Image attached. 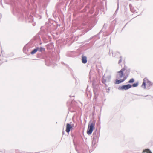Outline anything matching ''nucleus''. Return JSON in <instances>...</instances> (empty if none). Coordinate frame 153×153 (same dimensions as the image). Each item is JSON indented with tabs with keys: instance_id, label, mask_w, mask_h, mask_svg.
I'll return each mask as SVG.
<instances>
[{
	"instance_id": "f257e3e1",
	"label": "nucleus",
	"mask_w": 153,
	"mask_h": 153,
	"mask_svg": "<svg viewBox=\"0 0 153 153\" xmlns=\"http://www.w3.org/2000/svg\"><path fill=\"white\" fill-rule=\"evenodd\" d=\"M130 72V68L125 65L123 68L117 72L116 77L117 79H120L123 77L126 79L129 76Z\"/></svg>"
},
{
	"instance_id": "f03ea898",
	"label": "nucleus",
	"mask_w": 153,
	"mask_h": 153,
	"mask_svg": "<svg viewBox=\"0 0 153 153\" xmlns=\"http://www.w3.org/2000/svg\"><path fill=\"white\" fill-rule=\"evenodd\" d=\"M36 57L40 59H45V64L48 66L51 65L53 63L52 60L51 58L47 57L45 52L38 53Z\"/></svg>"
},
{
	"instance_id": "7ed1b4c3",
	"label": "nucleus",
	"mask_w": 153,
	"mask_h": 153,
	"mask_svg": "<svg viewBox=\"0 0 153 153\" xmlns=\"http://www.w3.org/2000/svg\"><path fill=\"white\" fill-rule=\"evenodd\" d=\"M13 12L14 15L17 16L21 19H23L24 17L22 10L18 7H15L13 9Z\"/></svg>"
},
{
	"instance_id": "20e7f679",
	"label": "nucleus",
	"mask_w": 153,
	"mask_h": 153,
	"mask_svg": "<svg viewBox=\"0 0 153 153\" xmlns=\"http://www.w3.org/2000/svg\"><path fill=\"white\" fill-rule=\"evenodd\" d=\"M94 126L95 123L92 122L90 124H89L87 131V133L88 135H91L92 134Z\"/></svg>"
},
{
	"instance_id": "39448f33",
	"label": "nucleus",
	"mask_w": 153,
	"mask_h": 153,
	"mask_svg": "<svg viewBox=\"0 0 153 153\" xmlns=\"http://www.w3.org/2000/svg\"><path fill=\"white\" fill-rule=\"evenodd\" d=\"M131 87V85L128 84L125 85H123L118 87V89L120 90H126L129 89Z\"/></svg>"
},
{
	"instance_id": "423d86ee",
	"label": "nucleus",
	"mask_w": 153,
	"mask_h": 153,
	"mask_svg": "<svg viewBox=\"0 0 153 153\" xmlns=\"http://www.w3.org/2000/svg\"><path fill=\"white\" fill-rule=\"evenodd\" d=\"M73 128L71 124L68 123L66 124V131L67 132L69 133L71 130H72Z\"/></svg>"
},
{
	"instance_id": "0eeeda50",
	"label": "nucleus",
	"mask_w": 153,
	"mask_h": 153,
	"mask_svg": "<svg viewBox=\"0 0 153 153\" xmlns=\"http://www.w3.org/2000/svg\"><path fill=\"white\" fill-rule=\"evenodd\" d=\"M93 86L94 94L96 95V94L97 93V91L98 89L99 85L97 84L95 85L94 84H93Z\"/></svg>"
},
{
	"instance_id": "6e6552de",
	"label": "nucleus",
	"mask_w": 153,
	"mask_h": 153,
	"mask_svg": "<svg viewBox=\"0 0 153 153\" xmlns=\"http://www.w3.org/2000/svg\"><path fill=\"white\" fill-rule=\"evenodd\" d=\"M88 24L87 22H84L82 23L81 27L80 28V29H82L86 28H88Z\"/></svg>"
},
{
	"instance_id": "1a4fd4ad",
	"label": "nucleus",
	"mask_w": 153,
	"mask_h": 153,
	"mask_svg": "<svg viewBox=\"0 0 153 153\" xmlns=\"http://www.w3.org/2000/svg\"><path fill=\"white\" fill-rule=\"evenodd\" d=\"M147 80H148V79L146 78H145L143 79V82L141 87L142 88H143L144 89H146V83Z\"/></svg>"
},
{
	"instance_id": "9d476101",
	"label": "nucleus",
	"mask_w": 153,
	"mask_h": 153,
	"mask_svg": "<svg viewBox=\"0 0 153 153\" xmlns=\"http://www.w3.org/2000/svg\"><path fill=\"white\" fill-rule=\"evenodd\" d=\"M126 79L124 78V77L123 79H120L119 80H118L117 79L115 81V83L116 84H119L123 82H124Z\"/></svg>"
},
{
	"instance_id": "9b49d317",
	"label": "nucleus",
	"mask_w": 153,
	"mask_h": 153,
	"mask_svg": "<svg viewBox=\"0 0 153 153\" xmlns=\"http://www.w3.org/2000/svg\"><path fill=\"white\" fill-rule=\"evenodd\" d=\"M87 57L83 55L82 56V62L83 64H85L87 62Z\"/></svg>"
},
{
	"instance_id": "f8f14e48",
	"label": "nucleus",
	"mask_w": 153,
	"mask_h": 153,
	"mask_svg": "<svg viewBox=\"0 0 153 153\" xmlns=\"http://www.w3.org/2000/svg\"><path fill=\"white\" fill-rule=\"evenodd\" d=\"M37 48L38 49L37 51L39 52V53L45 52V49L41 47H37Z\"/></svg>"
},
{
	"instance_id": "ddd939ff",
	"label": "nucleus",
	"mask_w": 153,
	"mask_h": 153,
	"mask_svg": "<svg viewBox=\"0 0 153 153\" xmlns=\"http://www.w3.org/2000/svg\"><path fill=\"white\" fill-rule=\"evenodd\" d=\"M152 83L148 79V80L147 81V89H149V87L152 86Z\"/></svg>"
},
{
	"instance_id": "4468645a",
	"label": "nucleus",
	"mask_w": 153,
	"mask_h": 153,
	"mask_svg": "<svg viewBox=\"0 0 153 153\" xmlns=\"http://www.w3.org/2000/svg\"><path fill=\"white\" fill-rule=\"evenodd\" d=\"M129 6L131 10V11L133 13H135L136 10L134 9V7H133L132 5L131 4H129Z\"/></svg>"
},
{
	"instance_id": "2eb2a0df",
	"label": "nucleus",
	"mask_w": 153,
	"mask_h": 153,
	"mask_svg": "<svg viewBox=\"0 0 153 153\" xmlns=\"http://www.w3.org/2000/svg\"><path fill=\"white\" fill-rule=\"evenodd\" d=\"M107 27V25H106L105 24H104L103 25V27L102 28L101 30L100 31V32L98 33V34H99L100 33H101L102 32H103L104 30H105V28H106V27Z\"/></svg>"
},
{
	"instance_id": "dca6fc26",
	"label": "nucleus",
	"mask_w": 153,
	"mask_h": 153,
	"mask_svg": "<svg viewBox=\"0 0 153 153\" xmlns=\"http://www.w3.org/2000/svg\"><path fill=\"white\" fill-rule=\"evenodd\" d=\"M93 136H99V134L98 131H97V129L94 131L93 133Z\"/></svg>"
},
{
	"instance_id": "f3484780",
	"label": "nucleus",
	"mask_w": 153,
	"mask_h": 153,
	"mask_svg": "<svg viewBox=\"0 0 153 153\" xmlns=\"http://www.w3.org/2000/svg\"><path fill=\"white\" fill-rule=\"evenodd\" d=\"M38 49H37L36 47V48L34 49L32 51L30 52V54L32 55L34 54L37 51V50H38Z\"/></svg>"
},
{
	"instance_id": "a211bd4d",
	"label": "nucleus",
	"mask_w": 153,
	"mask_h": 153,
	"mask_svg": "<svg viewBox=\"0 0 153 153\" xmlns=\"http://www.w3.org/2000/svg\"><path fill=\"white\" fill-rule=\"evenodd\" d=\"M139 84V83L138 82H137L135 83H134L132 85H131V87H137L138 85Z\"/></svg>"
},
{
	"instance_id": "6ab92c4d",
	"label": "nucleus",
	"mask_w": 153,
	"mask_h": 153,
	"mask_svg": "<svg viewBox=\"0 0 153 153\" xmlns=\"http://www.w3.org/2000/svg\"><path fill=\"white\" fill-rule=\"evenodd\" d=\"M105 78L107 82H109L111 79V76L110 75H108L105 77Z\"/></svg>"
},
{
	"instance_id": "aec40b11",
	"label": "nucleus",
	"mask_w": 153,
	"mask_h": 153,
	"mask_svg": "<svg viewBox=\"0 0 153 153\" xmlns=\"http://www.w3.org/2000/svg\"><path fill=\"white\" fill-rule=\"evenodd\" d=\"M104 77L105 75H104L102 78V82L104 84H105L106 82V81H107L106 79L104 78Z\"/></svg>"
},
{
	"instance_id": "412c9836",
	"label": "nucleus",
	"mask_w": 153,
	"mask_h": 153,
	"mask_svg": "<svg viewBox=\"0 0 153 153\" xmlns=\"http://www.w3.org/2000/svg\"><path fill=\"white\" fill-rule=\"evenodd\" d=\"M134 82V78H131L128 81V82L129 83H133Z\"/></svg>"
},
{
	"instance_id": "4be33fe9",
	"label": "nucleus",
	"mask_w": 153,
	"mask_h": 153,
	"mask_svg": "<svg viewBox=\"0 0 153 153\" xmlns=\"http://www.w3.org/2000/svg\"><path fill=\"white\" fill-rule=\"evenodd\" d=\"M97 142V141H92V145L93 147H95V145L96 144V143Z\"/></svg>"
},
{
	"instance_id": "5701e85b",
	"label": "nucleus",
	"mask_w": 153,
	"mask_h": 153,
	"mask_svg": "<svg viewBox=\"0 0 153 153\" xmlns=\"http://www.w3.org/2000/svg\"><path fill=\"white\" fill-rule=\"evenodd\" d=\"M99 136H93L92 140L97 141V139L98 138Z\"/></svg>"
},
{
	"instance_id": "b1692460",
	"label": "nucleus",
	"mask_w": 153,
	"mask_h": 153,
	"mask_svg": "<svg viewBox=\"0 0 153 153\" xmlns=\"http://www.w3.org/2000/svg\"><path fill=\"white\" fill-rule=\"evenodd\" d=\"M112 54V56L113 57H115V55L114 54V53H113L112 52H110V51H109V55L111 56Z\"/></svg>"
},
{
	"instance_id": "393cba45",
	"label": "nucleus",
	"mask_w": 153,
	"mask_h": 153,
	"mask_svg": "<svg viewBox=\"0 0 153 153\" xmlns=\"http://www.w3.org/2000/svg\"><path fill=\"white\" fill-rule=\"evenodd\" d=\"M89 8V7L88 6H86L83 9V11L84 12H85L87 11V9L88 8Z\"/></svg>"
},
{
	"instance_id": "a878e982",
	"label": "nucleus",
	"mask_w": 153,
	"mask_h": 153,
	"mask_svg": "<svg viewBox=\"0 0 153 153\" xmlns=\"http://www.w3.org/2000/svg\"><path fill=\"white\" fill-rule=\"evenodd\" d=\"M29 18H30V19L31 20H29V22H30L31 21H33V17L32 16H31V15H30L29 16Z\"/></svg>"
},
{
	"instance_id": "bb28decb",
	"label": "nucleus",
	"mask_w": 153,
	"mask_h": 153,
	"mask_svg": "<svg viewBox=\"0 0 153 153\" xmlns=\"http://www.w3.org/2000/svg\"><path fill=\"white\" fill-rule=\"evenodd\" d=\"M147 151L146 152H147V153H152L150 150L149 149H146Z\"/></svg>"
},
{
	"instance_id": "cd10ccee",
	"label": "nucleus",
	"mask_w": 153,
	"mask_h": 153,
	"mask_svg": "<svg viewBox=\"0 0 153 153\" xmlns=\"http://www.w3.org/2000/svg\"><path fill=\"white\" fill-rule=\"evenodd\" d=\"M120 59L119 60V61H118L119 64L122 61V57L121 56H120Z\"/></svg>"
},
{
	"instance_id": "c85d7f7f",
	"label": "nucleus",
	"mask_w": 153,
	"mask_h": 153,
	"mask_svg": "<svg viewBox=\"0 0 153 153\" xmlns=\"http://www.w3.org/2000/svg\"><path fill=\"white\" fill-rule=\"evenodd\" d=\"M117 6H118V7L115 11V13L117 12V11L118 10V9H119V4L118 3V4H117Z\"/></svg>"
},
{
	"instance_id": "c756f323",
	"label": "nucleus",
	"mask_w": 153,
	"mask_h": 153,
	"mask_svg": "<svg viewBox=\"0 0 153 153\" xmlns=\"http://www.w3.org/2000/svg\"><path fill=\"white\" fill-rule=\"evenodd\" d=\"M93 38V37L90 38L87 41V42H88L89 41L91 40L92 38Z\"/></svg>"
},
{
	"instance_id": "7c9ffc66",
	"label": "nucleus",
	"mask_w": 153,
	"mask_h": 153,
	"mask_svg": "<svg viewBox=\"0 0 153 153\" xmlns=\"http://www.w3.org/2000/svg\"><path fill=\"white\" fill-rule=\"evenodd\" d=\"M116 53L117 54V55H118V54H120V53L118 51H117L116 52Z\"/></svg>"
},
{
	"instance_id": "2f4dec72",
	"label": "nucleus",
	"mask_w": 153,
	"mask_h": 153,
	"mask_svg": "<svg viewBox=\"0 0 153 153\" xmlns=\"http://www.w3.org/2000/svg\"><path fill=\"white\" fill-rule=\"evenodd\" d=\"M71 125V126H72V127L73 128V127H74V124H72Z\"/></svg>"
},
{
	"instance_id": "473e14b6",
	"label": "nucleus",
	"mask_w": 153,
	"mask_h": 153,
	"mask_svg": "<svg viewBox=\"0 0 153 153\" xmlns=\"http://www.w3.org/2000/svg\"><path fill=\"white\" fill-rule=\"evenodd\" d=\"M69 111H71V112H73V111H73L71 110H70V109H71L70 108H69Z\"/></svg>"
},
{
	"instance_id": "72a5a7b5",
	"label": "nucleus",
	"mask_w": 153,
	"mask_h": 153,
	"mask_svg": "<svg viewBox=\"0 0 153 153\" xmlns=\"http://www.w3.org/2000/svg\"><path fill=\"white\" fill-rule=\"evenodd\" d=\"M151 96L150 95H146V96H144L145 97H148V96Z\"/></svg>"
},
{
	"instance_id": "f704fd0d",
	"label": "nucleus",
	"mask_w": 153,
	"mask_h": 153,
	"mask_svg": "<svg viewBox=\"0 0 153 153\" xmlns=\"http://www.w3.org/2000/svg\"><path fill=\"white\" fill-rule=\"evenodd\" d=\"M74 97V96H70V97Z\"/></svg>"
},
{
	"instance_id": "c9c22d12",
	"label": "nucleus",
	"mask_w": 153,
	"mask_h": 153,
	"mask_svg": "<svg viewBox=\"0 0 153 153\" xmlns=\"http://www.w3.org/2000/svg\"><path fill=\"white\" fill-rule=\"evenodd\" d=\"M150 99L149 98H148L146 99V100H150Z\"/></svg>"
},
{
	"instance_id": "e433bc0d",
	"label": "nucleus",
	"mask_w": 153,
	"mask_h": 153,
	"mask_svg": "<svg viewBox=\"0 0 153 153\" xmlns=\"http://www.w3.org/2000/svg\"><path fill=\"white\" fill-rule=\"evenodd\" d=\"M62 134H64V131H63Z\"/></svg>"
},
{
	"instance_id": "4c0bfd02",
	"label": "nucleus",
	"mask_w": 153,
	"mask_h": 153,
	"mask_svg": "<svg viewBox=\"0 0 153 153\" xmlns=\"http://www.w3.org/2000/svg\"><path fill=\"white\" fill-rule=\"evenodd\" d=\"M91 28H89L88 29V31L90 30H91Z\"/></svg>"
},
{
	"instance_id": "58836bf2",
	"label": "nucleus",
	"mask_w": 153,
	"mask_h": 153,
	"mask_svg": "<svg viewBox=\"0 0 153 153\" xmlns=\"http://www.w3.org/2000/svg\"><path fill=\"white\" fill-rule=\"evenodd\" d=\"M62 64H64V63H63V62H62Z\"/></svg>"
},
{
	"instance_id": "ea45409f",
	"label": "nucleus",
	"mask_w": 153,
	"mask_h": 153,
	"mask_svg": "<svg viewBox=\"0 0 153 153\" xmlns=\"http://www.w3.org/2000/svg\"><path fill=\"white\" fill-rule=\"evenodd\" d=\"M71 136L72 137H73V135L72 134L71 135Z\"/></svg>"
},
{
	"instance_id": "a19ab883",
	"label": "nucleus",
	"mask_w": 153,
	"mask_h": 153,
	"mask_svg": "<svg viewBox=\"0 0 153 153\" xmlns=\"http://www.w3.org/2000/svg\"><path fill=\"white\" fill-rule=\"evenodd\" d=\"M140 96H143L142 95H140Z\"/></svg>"
},
{
	"instance_id": "79ce46f5",
	"label": "nucleus",
	"mask_w": 153,
	"mask_h": 153,
	"mask_svg": "<svg viewBox=\"0 0 153 153\" xmlns=\"http://www.w3.org/2000/svg\"><path fill=\"white\" fill-rule=\"evenodd\" d=\"M70 153H71V152Z\"/></svg>"
}]
</instances>
